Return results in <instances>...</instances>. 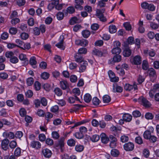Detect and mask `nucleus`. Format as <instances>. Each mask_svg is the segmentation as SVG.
Segmentation results:
<instances>
[{
	"label": "nucleus",
	"instance_id": "nucleus-1",
	"mask_svg": "<svg viewBox=\"0 0 159 159\" xmlns=\"http://www.w3.org/2000/svg\"><path fill=\"white\" fill-rule=\"evenodd\" d=\"M105 11V9H103L102 10L97 9L96 10V16H98L101 21L102 22H105L107 21V19L104 16L103 14Z\"/></svg>",
	"mask_w": 159,
	"mask_h": 159
},
{
	"label": "nucleus",
	"instance_id": "nucleus-2",
	"mask_svg": "<svg viewBox=\"0 0 159 159\" xmlns=\"http://www.w3.org/2000/svg\"><path fill=\"white\" fill-rule=\"evenodd\" d=\"M138 102L146 107H149L151 105L149 102L142 96L138 99Z\"/></svg>",
	"mask_w": 159,
	"mask_h": 159
},
{
	"label": "nucleus",
	"instance_id": "nucleus-3",
	"mask_svg": "<svg viewBox=\"0 0 159 159\" xmlns=\"http://www.w3.org/2000/svg\"><path fill=\"white\" fill-rule=\"evenodd\" d=\"M124 149L127 151H131L134 148V145L131 142L125 143L124 145Z\"/></svg>",
	"mask_w": 159,
	"mask_h": 159
},
{
	"label": "nucleus",
	"instance_id": "nucleus-4",
	"mask_svg": "<svg viewBox=\"0 0 159 159\" xmlns=\"http://www.w3.org/2000/svg\"><path fill=\"white\" fill-rule=\"evenodd\" d=\"M121 59V56L119 55H116L113 58L109 60L108 63L110 64H113L115 62L120 61Z\"/></svg>",
	"mask_w": 159,
	"mask_h": 159
},
{
	"label": "nucleus",
	"instance_id": "nucleus-5",
	"mask_svg": "<svg viewBox=\"0 0 159 159\" xmlns=\"http://www.w3.org/2000/svg\"><path fill=\"white\" fill-rule=\"evenodd\" d=\"M9 143V140L7 139L3 140L1 142L2 148L5 151H6L8 148V145Z\"/></svg>",
	"mask_w": 159,
	"mask_h": 159
},
{
	"label": "nucleus",
	"instance_id": "nucleus-6",
	"mask_svg": "<svg viewBox=\"0 0 159 159\" xmlns=\"http://www.w3.org/2000/svg\"><path fill=\"white\" fill-rule=\"evenodd\" d=\"M88 41L85 39H78L75 41V44L77 45H80L83 47L86 46L88 45Z\"/></svg>",
	"mask_w": 159,
	"mask_h": 159
},
{
	"label": "nucleus",
	"instance_id": "nucleus-7",
	"mask_svg": "<svg viewBox=\"0 0 159 159\" xmlns=\"http://www.w3.org/2000/svg\"><path fill=\"white\" fill-rule=\"evenodd\" d=\"M142 59L140 56L137 55L133 58V61L131 62L133 64L135 65H140L141 63Z\"/></svg>",
	"mask_w": 159,
	"mask_h": 159
},
{
	"label": "nucleus",
	"instance_id": "nucleus-8",
	"mask_svg": "<svg viewBox=\"0 0 159 159\" xmlns=\"http://www.w3.org/2000/svg\"><path fill=\"white\" fill-rule=\"evenodd\" d=\"M64 38L63 35H61L59 39V42L56 44V46L58 48L64 50L65 47L63 45Z\"/></svg>",
	"mask_w": 159,
	"mask_h": 159
},
{
	"label": "nucleus",
	"instance_id": "nucleus-9",
	"mask_svg": "<svg viewBox=\"0 0 159 159\" xmlns=\"http://www.w3.org/2000/svg\"><path fill=\"white\" fill-rule=\"evenodd\" d=\"M148 73L149 76L150 78L156 79L157 77V75L155 70L152 68H151L148 69Z\"/></svg>",
	"mask_w": 159,
	"mask_h": 159
},
{
	"label": "nucleus",
	"instance_id": "nucleus-10",
	"mask_svg": "<svg viewBox=\"0 0 159 159\" xmlns=\"http://www.w3.org/2000/svg\"><path fill=\"white\" fill-rule=\"evenodd\" d=\"M75 8L80 10L83 9V7L81 6V5L84 3L83 0H75Z\"/></svg>",
	"mask_w": 159,
	"mask_h": 159
},
{
	"label": "nucleus",
	"instance_id": "nucleus-11",
	"mask_svg": "<svg viewBox=\"0 0 159 159\" xmlns=\"http://www.w3.org/2000/svg\"><path fill=\"white\" fill-rule=\"evenodd\" d=\"M42 152L44 156L48 158L51 157L52 155L51 151L48 148L43 149Z\"/></svg>",
	"mask_w": 159,
	"mask_h": 159
},
{
	"label": "nucleus",
	"instance_id": "nucleus-12",
	"mask_svg": "<svg viewBox=\"0 0 159 159\" xmlns=\"http://www.w3.org/2000/svg\"><path fill=\"white\" fill-rule=\"evenodd\" d=\"M100 137L102 142L104 144L108 143L109 140V138L105 134L102 133L100 135Z\"/></svg>",
	"mask_w": 159,
	"mask_h": 159
},
{
	"label": "nucleus",
	"instance_id": "nucleus-13",
	"mask_svg": "<svg viewBox=\"0 0 159 159\" xmlns=\"http://www.w3.org/2000/svg\"><path fill=\"white\" fill-rule=\"evenodd\" d=\"M31 145L32 148H35L37 149L40 148L41 147V143L39 141H33L31 143Z\"/></svg>",
	"mask_w": 159,
	"mask_h": 159
},
{
	"label": "nucleus",
	"instance_id": "nucleus-14",
	"mask_svg": "<svg viewBox=\"0 0 159 159\" xmlns=\"http://www.w3.org/2000/svg\"><path fill=\"white\" fill-rule=\"evenodd\" d=\"M87 65V62L86 61H84L80 63V72L84 71L86 69V66Z\"/></svg>",
	"mask_w": 159,
	"mask_h": 159
},
{
	"label": "nucleus",
	"instance_id": "nucleus-15",
	"mask_svg": "<svg viewBox=\"0 0 159 159\" xmlns=\"http://www.w3.org/2000/svg\"><path fill=\"white\" fill-rule=\"evenodd\" d=\"M131 53V51L129 48H125L123 51V55L125 57H129Z\"/></svg>",
	"mask_w": 159,
	"mask_h": 159
},
{
	"label": "nucleus",
	"instance_id": "nucleus-16",
	"mask_svg": "<svg viewBox=\"0 0 159 159\" xmlns=\"http://www.w3.org/2000/svg\"><path fill=\"white\" fill-rule=\"evenodd\" d=\"M123 118L126 122H130L132 120V116L129 114L126 113L123 115Z\"/></svg>",
	"mask_w": 159,
	"mask_h": 159
},
{
	"label": "nucleus",
	"instance_id": "nucleus-17",
	"mask_svg": "<svg viewBox=\"0 0 159 159\" xmlns=\"http://www.w3.org/2000/svg\"><path fill=\"white\" fill-rule=\"evenodd\" d=\"M80 55V54L77 53L75 56V59L76 62L80 63L84 60H83L82 57Z\"/></svg>",
	"mask_w": 159,
	"mask_h": 159
},
{
	"label": "nucleus",
	"instance_id": "nucleus-18",
	"mask_svg": "<svg viewBox=\"0 0 159 159\" xmlns=\"http://www.w3.org/2000/svg\"><path fill=\"white\" fill-rule=\"evenodd\" d=\"M93 54L99 57H102L103 55V53L101 51L98 49H95L93 50Z\"/></svg>",
	"mask_w": 159,
	"mask_h": 159
},
{
	"label": "nucleus",
	"instance_id": "nucleus-19",
	"mask_svg": "<svg viewBox=\"0 0 159 159\" xmlns=\"http://www.w3.org/2000/svg\"><path fill=\"white\" fill-rule=\"evenodd\" d=\"M151 135V132L148 130L145 131L143 134L144 138L146 139H148Z\"/></svg>",
	"mask_w": 159,
	"mask_h": 159
},
{
	"label": "nucleus",
	"instance_id": "nucleus-20",
	"mask_svg": "<svg viewBox=\"0 0 159 159\" xmlns=\"http://www.w3.org/2000/svg\"><path fill=\"white\" fill-rule=\"evenodd\" d=\"M109 31L111 33H115L116 31V28L115 25H112L109 27Z\"/></svg>",
	"mask_w": 159,
	"mask_h": 159
},
{
	"label": "nucleus",
	"instance_id": "nucleus-21",
	"mask_svg": "<svg viewBox=\"0 0 159 159\" xmlns=\"http://www.w3.org/2000/svg\"><path fill=\"white\" fill-rule=\"evenodd\" d=\"M79 22L78 19L76 17H74L71 18L69 21V23L71 25H73L75 23Z\"/></svg>",
	"mask_w": 159,
	"mask_h": 159
},
{
	"label": "nucleus",
	"instance_id": "nucleus-22",
	"mask_svg": "<svg viewBox=\"0 0 159 159\" xmlns=\"http://www.w3.org/2000/svg\"><path fill=\"white\" fill-rule=\"evenodd\" d=\"M84 99L86 102H89L91 100V96L89 93L86 94L84 96Z\"/></svg>",
	"mask_w": 159,
	"mask_h": 159
},
{
	"label": "nucleus",
	"instance_id": "nucleus-23",
	"mask_svg": "<svg viewBox=\"0 0 159 159\" xmlns=\"http://www.w3.org/2000/svg\"><path fill=\"white\" fill-rule=\"evenodd\" d=\"M102 99L103 102L105 103L109 102L111 100L110 97L107 95L104 96L103 97Z\"/></svg>",
	"mask_w": 159,
	"mask_h": 159
},
{
	"label": "nucleus",
	"instance_id": "nucleus-24",
	"mask_svg": "<svg viewBox=\"0 0 159 159\" xmlns=\"http://www.w3.org/2000/svg\"><path fill=\"white\" fill-rule=\"evenodd\" d=\"M112 52L113 54H116V55H119L121 52V50L120 48H114L111 51Z\"/></svg>",
	"mask_w": 159,
	"mask_h": 159
},
{
	"label": "nucleus",
	"instance_id": "nucleus-25",
	"mask_svg": "<svg viewBox=\"0 0 159 159\" xmlns=\"http://www.w3.org/2000/svg\"><path fill=\"white\" fill-rule=\"evenodd\" d=\"M119 152L116 149H113L111 151V154L114 157H117L119 155Z\"/></svg>",
	"mask_w": 159,
	"mask_h": 159
},
{
	"label": "nucleus",
	"instance_id": "nucleus-26",
	"mask_svg": "<svg viewBox=\"0 0 159 159\" xmlns=\"http://www.w3.org/2000/svg\"><path fill=\"white\" fill-rule=\"evenodd\" d=\"M90 139L93 142H96L99 139L100 137L99 135L95 134L90 137Z\"/></svg>",
	"mask_w": 159,
	"mask_h": 159
},
{
	"label": "nucleus",
	"instance_id": "nucleus-27",
	"mask_svg": "<svg viewBox=\"0 0 159 159\" xmlns=\"http://www.w3.org/2000/svg\"><path fill=\"white\" fill-rule=\"evenodd\" d=\"M57 17L59 20H61L63 19L64 17V13L61 11H59L57 14Z\"/></svg>",
	"mask_w": 159,
	"mask_h": 159
},
{
	"label": "nucleus",
	"instance_id": "nucleus-28",
	"mask_svg": "<svg viewBox=\"0 0 159 159\" xmlns=\"http://www.w3.org/2000/svg\"><path fill=\"white\" fill-rule=\"evenodd\" d=\"M82 34L84 38H87L89 36L90 33L89 31L87 30H84L82 32Z\"/></svg>",
	"mask_w": 159,
	"mask_h": 159
},
{
	"label": "nucleus",
	"instance_id": "nucleus-29",
	"mask_svg": "<svg viewBox=\"0 0 159 159\" xmlns=\"http://www.w3.org/2000/svg\"><path fill=\"white\" fill-rule=\"evenodd\" d=\"M84 149V146L80 145H77L75 146V150L79 152L82 151Z\"/></svg>",
	"mask_w": 159,
	"mask_h": 159
},
{
	"label": "nucleus",
	"instance_id": "nucleus-30",
	"mask_svg": "<svg viewBox=\"0 0 159 159\" xmlns=\"http://www.w3.org/2000/svg\"><path fill=\"white\" fill-rule=\"evenodd\" d=\"M60 83L61 87L63 89L65 90L67 88V83L66 81H61Z\"/></svg>",
	"mask_w": 159,
	"mask_h": 159
},
{
	"label": "nucleus",
	"instance_id": "nucleus-31",
	"mask_svg": "<svg viewBox=\"0 0 159 159\" xmlns=\"http://www.w3.org/2000/svg\"><path fill=\"white\" fill-rule=\"evenodd\" d=\"M30 64L31 65H35L37 64L36 58L35 57H31L30 60Z\"/></svg>",
	"mask_w": 159,
	"mask_h": 159
},
{
	"label": "nucleus",
	"instance_id": "nucleus-32",
	"mask_svg": "<svg viewBox=\"0 0 159 159\" xmlns=\"http://www.w3.org/2000/svg\"><path fill=\"white\" fill-rule=\"evenodd\" d=\"M10 61L13 64H16L18 62L19 60L18 58L16 56H13L10 59Z\"/></svg>",
	"mask_w": 159,
	"mask_h": 159
},
{
	"label": "nucleus",
	"instance_id": "nucleus-33",
	"mask_svg": "<svg viewBox=\"0 0 159 159\" xmlns=\"http://www.w3.org/2000/svg\"><path fill=\"white\" fill-rule=\"evenodd\" d=\"M74 135L76 137V138L78 139H81L83 138L84 134L81 133V132H80V131L76 133Z\"/></svg>",
	"mask_w": 159,
	"mask_h": 159
},
{
	"label": "nucleus",
	"instance_id": "nucleus-34",
	"mask_svg": "<svg viewBox=\"0 0 159 159\" xmlns=\"http://www.w3.org/2000/svg\"><path fill=\"white\" fill-rule=\"evenodd\" d=\"M20 59L21 61H28V59L26 58V56L25 55L21 53L20 54L19 56Z\"/></svg>",
	"mask_w": 159,
	"mask_h": 159
},
{
	"label": "nucleus",
	"instance_id": "nucleus-35",
	"mask_svg": "<svg viewBox=\"0 0 159 159\" xmlns=\"http://www.w3.org/2000/svg\"><path fill=\"white\" fill-rule=\"evenodd\" d=\"M9 146L11 148L14 149L17 146V143L15 141H12L9 143Z\"/></svg>",
	"mask_w": 159,
	"mask_h": 159
},
{
	"label": "nucleus",
	"instance_id": "nucleus-36",
	"mask_svg": "<svg viewBox=\"0 0 159 159\" xmlns=\"http://www.w3.org/2000/svg\"><path fill=\"white\" fill-rule=\"evenodd\" d=\"M153 117V115L150 112H147L145 115V117L147 120H152Z\"/></svg>",
	"mask_w": 159,
	"mask_h": 159
},
{
	"label": "nucleus",
	"instance_id": "nucleus-37",
	"mask_svg": "<svg viewBox=\"0 0 159 159\" xmlns=\"http://www.w3.org/2000/svg\"><path fill=\"white\" fill-rule=\"evenodd\" d=\"M18 47L24 50H25L26 49L29 50L31 48L30 44L29 43H27L24 44V48L20 46H18Z\"/></svg>",
	"mask_w": 159,
	"mask_h": 159
},
{
	"label": "nucleus",
	"instance_id": "nucleus-38",
	"mask_svg": "<svg viewBox=\"0 0 159 159\" xmlns=\"http://www.w3.org/2000/svg\"><path fill=\"white\" fill-rule=\"evenodd\" d=\"M142 69L144 70H147L148 68V62L146 60L143 61L142 63Z\"/></svg>",
	"mask_w": 159,
	"mask_h": 159
},
{
	"label": "nucleus",
	"instance_id": "nucleus-39",
	"mask_svg": "<svg viewBox=\"0 0 159 159\" xmlns=\"http://www.w3.org/2000/svg\"><path fill=\"white\" fill-rule=\"evenodd\" d=\"M54 92L55 93L59 96H61L62 94L61 90L59 88H56L54 89Z\"/></svg>",
	"mask_w": 159,
	"mask_h": 159
},
{
	"label": "nucleus",
	"instance_id": "nucleus-40",
	"mask_svg": "<svg viewBox=\"0 0 159 159\" xmlns=\"http://www.w3.org/2000/svg\"><path fill=\"white\" fill-rule=\"evenodd\" d=\"M133 88L132 85L129 84H126L124 86V89L126 91H130Z\"/></svg>",
	"mask_w": 159,
	"mask_h": 159
},
{
	"label": "nucleus",
	"instance_id": "nucleus-41",
	"mask_svg": "<svg viewBox=\"0 0 159 159\" xmlns=\"http://www.w3.org/2000/svg\"><path fill=\"white\" fill-rule=\"evenodd\" d=\"M135 142L136 143L140 145L143 144V143L142 139L140 136L136 138Z\"/></svg>",
	"mask_w": 159,
	"mask_h": 159
},
{
	"label": "nucleus",
	"instance_id": "nucleus-42",
	"mask_svg": "<svg viewBox=\"0 0 159 159\" xmlns=\"http://www.w3.org/2000/svg\"><path fill=\"white\" fill-rule=\"evenodd\" d=\"M49 76V74L46 72H44L42 73L41 75V78L44 80H47L48 79Z\"/></svg>",
	"mask_w": 159,
	"mask_h": 159
},
{
	"label": "nucleus",
	"instance_id": "nucleus-43",
	"mask_svg": "<svg viewBox=\"0 0 159 159\" xmlns=\"http://www.w3.org/2000/svg\"><path fill=\"white\" fill-rule=\"evenodd\" d=\"M52 137L56 139H58L60 137L59 134L57 131L52 132Z\"/></svg>",
	"mask_w": 159,
	"mask_h": 159
},
{
	"label": "nucleus",
	"instance_id": "nucleus-44",
	"mask_svg": "<svg viewBox=\"0 0 159 159\" xmlns=\"http://www.w3.org/2000/svg\"><path fill=\"white\" fill-rule=\"evenodd\" d=\"M66 11L68 13L72 14L75 12V9L73 7L70 6L67 8Z\"/></svg>",
	"mask_w": 159,
	"mask_h": 159
},
{
	"label": "nucleus",
	"instance_id": "nucleus-45",
	"mask_svg": "<svg viewBox=\"0 0 159 159\" xmlns=\"http://www.w3.org/2000/svg\"><path fill=\"white\" fill-rule=\"evenodd\" d=\"M92 102L94 105H98L100 101L97 97L93 98L92 100Z\"/></svg>",
	"mask_w": 159,
	"mask_h": 159
},
{
	"label": "nucleus",
	"instance_id": "nucleus-46",
	"mask_svg": "<svg viewBox=\"0 0 159 159\" xmlns=\"http://www.w3.org/2000/svg\"><path fill=\"white\" fill-rule=\"evenodd\" d=\"M129 140L128 137L126 135L122 136L120 137V141L122 143H125L127 142Z\"/></svg>",
	"mask_w": 159,
	"mask_h": 159
},
{
	"label": "nucleus",
	"instance_id": "nucleus-47",
	"mask_svg": "<svg viewBox=\"0 0 159 159\" xmlns=\"http://www.w3.org/2000/svg\"><path fill=\"white\" fill-rule=\"evenodd\" d=\"M73 93L75 95V96H78L80 94V91L79 88H76L73 89Z\"/></svg>",
	"mask_w": 159,
	"mask_h": 159
},
{
	"label": "nucleus",
	"instance_id": "nucleus-48",
	"mask_svg": "<svg viewBox=\"0 0 159 159\" xmlns=\"http://www.w3.org/2000/svg\"><path fill=\"white\" fill-rule=\"evenodd\" d=\"M75 141L73 139H71L68 140L67 144L70 146H74L75 144Z\"/></svg>",
	"mask_w": 159,
	"mask_h": 159
},
{
	"label": "nucleus",
	"instance_id": "nucleus-49",
	"mask_svg": "<svg viewBox=\"0 0 159 159\" xmlns=\"http://www.w3.org/2000/svg\"><path fill=\"white\" fill-rule=\"evenodd\" d=\"M9 31V33L11 34H15L17 33V30L16 28L11 27Z\"/></svg>",
	"mask_w": 159,
	"mask_h": 159
},
{
	"label": "nucleus",
	"instance_id": "nucleus-50",
	"mask_svg": "<svg viewBox=\"0 0 159 159\" xmlns=\"http://www.w3.org/2000/svg\"><path fill=\"white\" fill-rule=\"evenodd\" d=\"M87 52V49L84 48H80L78 50L77 53L80 55L82 54H85Z\"/></svg>",
	"mask_w": 159,
	"mask_h": 159
},
{
	"label": "nucleus",
	"instance_id": "nucleus-51",
	"mask_svg": "<svg viewBox=\"0 0 159 159\" xmlns=\"http://www.w3.org/2000/svg\"><path fill=\"white\" fill-rule=\"evenodd\" d=\"M124 26L126 30H130L131 29V27L130 24L128 22H126L124 24Z\"/></svg>",
	"mask_w": 159,
	"mask_h": 159
},
{
	"label": "nucleus",
	"instance_id": "nucleus-52",
	"mask_svg": "<svg viewBox=\"0 0 159 159\" xmlns=\"http://www.w3.org/2000/svg\"><path fill=\"white\" fill-rule=\"evenodd\" d=\"M34 87L36 90H39L41 89L40 84L38 81H36L34 84Z\"/></svg>",
	"mask_w": 159,
	"mask_h": 159
},
{
	"label": "nucleus",
	"instance_id": "nucleus-53",
	"mask_svg": "<svg viewBox=\"0 0 159 159\" xmlns=\"http://www.w3.org/2000/svg\"><path fill=\"white\" fill-rule=\"evenodd\" d=\"M14 55L13 52H8L5 53V56L7 58L10 59Z\"/></svg>",
	"mask_w": 159,
	"mask_h": 159
},
{
	"label": "nucleus",
	"instance_id": "nucleus-54",
	"mask_svg": "<svg viewBox=\"0 0 159 159\" xmlns=\"http://www.w3.org/2000/svg\"><path fill=\"white\" fill-rule=\"evenodd\" d=\"M21 154V149L19 148H16L14 152L15 155L16 156H19Z\"/></svg>",
	"mask_w": 159,
	"mask_h": 159
},
{
	"label": "nucleus",
	"instance_id": "nucleus-55",
	"mask_svg": "<svg viewBox=\"0 0 159 159\" xmlns=\"http://www.w3.org/2000/svg\"><path fill=\"white\" fill-rule=\"evenodd\" d=\"M150 26L152 29L155 30L158 28L159 25L154 22H151Z\"/></svg>",
	"mask_w": 159,
	"mask_h": 159
},
{
	"label": "nucleus",
	"instance_id": "nucleus-56",
	"mask_svg": "<svg viewBox=\"0 0 159 159\" xmlns=\"http://www.w3.org/2000/svg\"><path fill=\"white\" fill-rule=\"evenodd\" d=\"M34 83L33 79L32 77H30L27 79V83L28 85H32Z\"/></svg>",
	"mask_w": 159,
	"mask_h": 159
},
{
	"label": "nucleus",
	"instance_id": "nucleus-57",
	"mask_svg": "<svg viewBox=\"0 0 159 159\" xmlns=\"http://www.w3.org/2000/svg\"><path fill=\"white\" fill-rule=\"evenodd\" d=\"M77 77L75 75H71L70 77V80L73 83L77 81Z\"/></svg>",
	"mask_w": 159,
	"mask_h": 159
},
{
	"label": "nucleus",
	"instance_id": "nucleus-58",
	"mask_svg": "<svg viewBox=\"0 0 159 159\" xmlns=\"http://www.w3.org/2000/svg\"><path fill=\"white\" fill-rule=\"evenodd\" d=\"M43 88L47 91H49L51 89V87L49 84L48 83L45 84L43 86Z\"/></svg>",
	"mask_w": 159,
	"mask_h": 159
},
{
	"label": "nucleus",
	"instance_id": "nucleus-59",
	"mask_svg": "<svg viewBox=\"0 0 159 159\" xmlns=\"http://www.w3.org/2000/svg\"><path fill=\"white\" fill-rule=\"evenodd\" d=\"M23 135V133L20 131H17L16 133L15 136L16 138L20 139Z\"/></svg>",
	"mask_w": 159,
	"mask_h": 159
},
{
	"label": "nucleus",
	"instance_id": "nucleus-60",
	"mask_svg": "<svg viewBox=\"0 0 159 159\" xmlns=\"http://www.w3.org/2000/svg\"><path fill=\"white\" fill-rule=\"evenodd\" d=\"M132 115L134 117H137L141 116V114L139 111H135L133 112Z\"/></svg>",
	"mask_w": 159,
	"mask_h": 159
},
{
	"label": "nucleus",
	"instance_id": "nucleus-61",
	"mask_svg": "<svg viewBox=\"0 0 159 159\" xmlns=\"http://www.w3.org/2000/svg\"><path fill=\"white\" fill-rule=\"evenodd\" d=\"M34 34L35 35H38L40 34V30L38 28L35 27L33 30Z\"/></svg>",
	"mask_w": 159,
	"mask_h": 159
},
{
	"label": "nucleus",
	"instance_id": "nucleus-62",
	"mask_svg": "<svg viewBox=\"0 0 159 159\" xmlns=\"http://www.w3.org/2000/svg\"><path fill=\"white\" fill-rule=\"evenodd\" d=\"M64 139L63 138H61L59 141L58 146L60 147H63L64 146Z\"/></svg>",
	"mask_w": 159,
	"mask_h": 159
},
{
	"label": "nucleus",
	"instance_id": "nucleus-63",
	"mask_svg": "<svg viewBox=\"0 0 159 159\" xmlns=\"http://www.w3.org/2000/svg\"><path fill=\"white\" fill-rule=\"evenodd\" d=\"M143 155L146 158L148 157L149 155V151L148 149H145L143 151Z\"/></svg>",
	"mask_w": 159,
	"mask_h": 159
},
{
	"label": "nucleus",
	"instance_id": "nucleus-64",
	"mask_svg": "<svg viewBox=\"0 0 159 159\" xmlns=\"http://www.w3.org/2000/svg\"><path fill=\"white\" fill-rule=\"evenodd\" d=\"M148 139H149L151 142L152 143H154L157 141V138L154 135H151V136Z\"/></svg>",
	"mask_w": 159,
	"mask_h": 159
}]
</instances>
